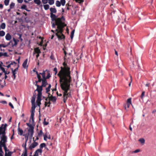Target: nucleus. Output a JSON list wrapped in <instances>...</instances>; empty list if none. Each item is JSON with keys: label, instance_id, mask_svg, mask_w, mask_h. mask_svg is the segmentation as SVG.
Masks as SVG:
<instances>
[{"label": "nucleus", "instance_id": "obj_44", "mask_svg": "<svg viewBox=\"0 0 156 156\" xmlns=\"http://www.w3.org/2000/svg\"><path fill=\"white\" fill-rule=\"evenodd\" d=\"M1 143V144L0 145H1L2 147H3L4 148L5 147H6L5 143Z\"/></svg>", "mask_w": 156, "mask_h": 156}, {"label": "nucleus", "instance_id": "obj_6", "mask_svg": "<svg viewBox=\"0 0 156 156\" xmlns=\"http://www.w3.org/2000/svg\"><path fill=\"white\" fill-rule=\"evenodd\" d=\"M7 126V124H4V126H3V129L0 132V135H1V136H6L5 130Z\"/></svg>", "mask_w": 156, "mask_h": 156}, {"label": "nucleus", "instance_id": "obj_9", "mask_svg": "<svg viewBox=\"0 0 156 156\" xmlns=\"http://www.w3.org/2000/svg\"><path fill=\"white\" fill-rule=\"evenodd\" d=\"M19 65H18V66L17 68H16L14 70H13V69H12V73L13 74V76H14L13 80H15L16 78V72H17L18 69V68Z\"/></svg>", "mask_w": 156, "mask_h": 156}, {"label": "nucleus", "instance_id": "obj_10", "mask_svg": "<svg viewBox=\"0 0 156 156\" xmlns=\"http://www.w3.org/2000/svg\"><path fill=\"white\" fill-rule=\"evenodd\" d=\"M1 143H6L7 141V137L6 136H0Z\"/></svg>", "mask_w": 156, "mask_h": 156}, {"label": "nucleus", "instance_id": "obj_11", "mask_svg": "<svg viewBox=\"0 0 156 156\" xmlns=\"http://www.w3.org/2000/svg\"><path fill=\"white\" fill-rule=\"evenodd\" d=\"M27 143L25 142L24 144H23L22 146L24 148V151L23 154V156H27V150L26 148Z\"/></svg>", "mask_w": 156, "mask_h": 156}, {"label": "nucleus", "instance_id": "obj_39", "mask_svg": "<svg viewBox=\"0 0 156 156\" xmlns=\"http://www.w3.org/2000/svg\"><path fill=\"white\" fill-rule=\"evenodd\" d=\"M32 106L31 107V111H33L35 112V109L36 108V106L35 105V104H34V105H32Z\"/></svg>", "mask_w": 156, "mask_h": 156}, {"label": "nucleus", "instance_id": "obj_30", "mask_svg": "<svg viewBox=\"0 0 156 156\" xmlns=\"http://www.w3.org/2000/svg\"><path fill=\"white\" fill-rule=\"evenodd\" d=\"M15 6V3L12 2L10 5V9H12Z\"/></svg>", "mask_w": 156, "mask_h": 156}, {"label": "nucleus", "instance_id": "obj_25", "mask_svg": "<svg viewBox=\"0 0 156 156\" xmlns=\"http://www.w3.org/2000/svg\"><path fill=\"white\" fill-rule=\"evenodd\" d=\"M34 51L35 52L37 53V54H39L40 53H41L40 50L38 48H35L34 49Z\"/></svg>", "mask_w": 156, "mask_h": 156}, {"label": "nucleus", "instance_id": "obj_3", "mask_svg": "<svg viewBox=\"0 0 156 156\" xmlns=\"http://www.w3.org/2000/svg\"><path fill=\"white\" fill-rule=\"evenodd\" d=\"M50 17L51 18V20L52 21L56 22V24L57 22H58V20L59 19L60 22L61 23L63 21H64L65 19L62 16L61 18H57V16H56L55 14H50Z\"/></svg>", "mask_w": 156, "mask_h": 156}, {"label": "nucleus", "instance_id": "obj_48", "mask_svg": "<svg viewBox=\"0 0 156 156\" xmlns=\"http://www.w3.org/2000/svg\"><path fill=\"white\" fill-rule=\"evenodd\" d=\"M51 23L52 24V27L53 28H55V25H56V22H55V23L54 22H51Z\"/></svg>", "mask_w": 156, "mask_h": 156}, {"label": "nucleus", "instance_id": "obj_43", "mask_svg": "<svg viewBox=\"0 0 156 156\" xmlns=\"http://www.w3.org/2000/svg\"><path fill=\"white\" fill-rule=\"evenodd\" d=\"M44 136V140L46 141L47 140V132L46 133L43 135Z\"/></svg>", "mask_w": 156, "mask_h": 156}, {"label": "nucleus", "instance_id": "obj_45", "mask_svg": "<svg viewBox=\"0 0 156 156\" xmlns=\"http://www.w3.org/2000/svg\"><path fill=\"white\" fill-rule=\"evenodd\" d=\"M23 136H25V138L26 139L25 142L27 143L28 140L29 135H28L27 136L26 135H23Z\"/></svg>", "mask_w": 156, "mask_h": 156}, {"label": "nucleus", "instance_id": "obj_55", "mask_svg": "<svg viewBox=\"0 0 156 156\" xmlns=\"http://www.w3.org/2000/svg\"><path fill=\"white\" fill-rule=\"evenodd\" d=\"M53 71L55 72V74H56L57 73V69L55 67Z\"/></svg>", "mask_w": 156, "mask_h": 156}, {"label": "nucleus", "instance_id": "obj_13", "mask_svg": "<svg viewBox=\"0 0 156 156\" xmlns=\"http://www.w3.org/2000/svg\"><path fill=\"white\" fill-rule=\"evenodd\" d=\"M55 34L59 40H61L62 39H64L65 38V36L63 34H58V33H56Z\"/></svg>", "mask_w": 156, "mask_h": 156}, {"label": "nucleus", "instance_id": "obj_54", "mask_svg": "<svg viewBox=\"0 0 156 156\" xmlns=\"http://www.w3.org/2000/svg\"><path fill=\"white\" fill-rule=\"evenodd\" d=\"M38 136H36V139L35 140H34V138H33V141H36L37 140H38V139H39V138H38Z\"/></svg>", "mask_w": 156, "mask_h": 156}, {"label": "nucleus", "instance_id": "obj_8", "mask_svg": "<svg viewBox=\"0 0 156 156\" xmlns=\"http://www.w3.org/2000/svg\"><path fill=\"white\" fill-rule=\"evenodd\" d=\"M38 145V143L37 142H36V141H34V142L31 144L29 147V149L30 150H31L33 148H35Z\"/></svg>", "mask_w": 156, "mask_h": 156}, {"label": "nucleus", "instance_id": "obj_1", "mask_svg": "<svg viewBox=\"0 0 156 156\" xmlns=\"http://www.w3.org/2000/svg\"><path fill=\"white\" fill-rule=\"evenodd\" d=\"M61 70L58 74L60 79V86L64 91L63 101L65 103L68 97L71 96L70 92H68L70 88V82L71 77L70 76V68L65 66L64 68L61 67Z\"/></svg>", "mask_w": 156, "mask_h": 156}, {"label": "nucleus", "instance_id": "obj_19", "mask_svg": "<svg viewBox=\"0 0 156 156\" xmlns=\"http://www.w3.org/2000/svg\"><path fill=\"white\" fill-rule=\"evenodd\" d=\"M5 37L7 41L10 40L12 38L11 36L9 33H7L6 34Z\"/></svg>", "mask_w": 156, "mask_h": 156}, {"label": "nucleus", "instance_id": "obj_59", "mask_svg": "<svg viewBox=\"0 0 156 156\" xmlns=\"http://www.w3.org/2000/svg\"><path fill=\"white\" fill-rule=\"evenodd\" d=\"M0 153H3L2 148V146H1V145H0Z\"/></svg>", "mask_w": 156, "mask_h": 156}, {"label": "nucleus", "instance_id": "obj_63", "mask_svg": "<svg viewBox=\"0 0 156 156\" xmlns=\"http://www.w3.org/2000/svg\"><path fill=\"white\" fill-rule=\"evenodd\" d=\"M4 148L5 153H6L7 151H8L9 150L7 149V147H5Z\"/></svg>", "mask_w": 156, "mask_h": 156}, {"label": "nucleus", "instance_id": "obj_58", "mask_svg": "<svg viewBox=\"0 0 156 156\" xmlns=\"http://www.w3.org/2000/svg\"><path fill=\"white\" fill-rule=\"evenodd\" d=\"M45 119H44V121L43 122L44 125H47L48 124V122L45 121Z\"/></svg>", "mask_w": 156, "mask_h": 156}, {"label": "nucleus", "instance_id": "obj_17", "mask_svg": "<svg viewBox=\"0 0 156 156\" xmlns=\"http://www.w3.org/2000/svg\"><path fill=\"white\" fill-rule=\"evenodd\" d=\"M36 98V96L35 95V94H34L32 97L31 100V103L32 105H34L35 104V98Z\"/></svg>", "mask_w": 156, "mask_h": 156}, {"label": "nucleus", "instance_id": "obj_26", "mask_svg": "<svg viewBox=\"0 0 156 156\" xmlns=\"http://www.w3.org/2000/svg\"><path fill=\"white\" fill-rule=\"evenodd\" d=\"M0 28L3 29H4L5 28L6 25L5 23H2L0 25Z\"/></svg>", "mask_w": 156, "mask_h": 156}, {"label": "nucleus", "instance_id": "obj_49", "mask_svg": "<svg viewBox=\"0 0 156 156\" xmlns=\"http://www.w3.org/2000/svg\"><path fill=\"white\" fill-rule=\"evenodd\" d=\"M13 40L14 41V45H12V46H15L17 44V42L16 41V40L15 39V38H13Z\"/></svg>", "mask_w": 156, "mask_h": 156}, {"label": "nucleus", "instance_id": "obj_47", "mask_svg": "<svg viewBox=\"0 0 156 156\" xmlns=\"http://www.w3.org/2000/svg\"><path fill=\"white\" fill-rule=\"evenodd\" d=\"M26 124L29 127V128H31L34 127L32 124L30 123H27Z\"/></svg>", "mask_w": 156, "mask_h": 156}, {"label": "nucleus", "instance_id": "obj_60", "mask_svg": "<svg viewBox=\"0 0 156 156\" xmlns=\"http://www.w3.org/2000/svg\"><path fill=\"white\" fill-rule=\"evenodd\" d=\"M1 103H2L3 104H7V102L5 101H2L0 102Z\"/></svg>", "mask_w": 156, "mask_h": 156}, {"label": "nucleus", "instance_id": "obj_2", "mask_svg": "<svg viewBox=\"0 0 156 156\" xmlns=\"http://www.w3.org/2000/svg\"><path fill=\"white\" fill-rule=\"evenodd\" d=\"M58 22L56 23V25L57 26V29L55 30V31L57 32V33H58V34L59 33H60V34H62V28L66 26V25L64 23V21L60 23L59 19L58 20Z\"/></svg>", "mask_w": 156, "mask_h": 156}, {"label": "nucleus", "instance_id": "obj_12", "mask_svg": "<svg viewBox=\"0 0 156 156\" xmlns=\"http://www.w3.org/2000/svg\"><path fill=\"white\" fill-rule=\"evenodd\" d=\"M34 113L35 112L33 111H31V116L30 117V119H31L32 122V123L33 124L34 123Z\"/></svg>", "mask_w": 156, "mask_h": 156}, {"label": "nucleus", "instance_id": "obj_14", "mask_svg": "<svg viewBox=\"0 0 156 156\" xmlns=\"http://www.w3.org/2000/svg\"><path fill=\"white\" fill-rule=\"evenodd\" d=\"M56 97L55 96H53L52 95L51 96H49V100L53 102L56 101Z\"/></svg>", "mask_w": 156, "mask_h": 156}, {"label": "nucleus", "instance_id": "obj_56", "mask_svg": "<svg viewBox=\"0 0 156 156\" xmlns=\"http://www.w3.org/2000/svg\"><path fill=\"white\" fill-rule=\"evenodd\" d=\"M9 105L13 109L14 108V107L13 106V105L10 102L9 103Z\"/></svg>", "mask_w": 156, "mask_h": 156}, {"label": "nucleus", "instance_id": "obj_5", "mask_svg": "<svg viewBox=\"0 0 156 156\" xmlns=\"http://www.w3.org/2000/svg\"><path fill=\"white\" fill-rule=\"evenodd\" d=\"M34 127L31 128H29L28 129V135L30 136V138L31 139L33 136L34 133Z\"/></svg>", "mask_w": 156, "mask_h": 156}, {"label": "nucleus", "instance_id": "obj_33", "mask_svg": "<svg viewBox=\"0 0 156 156\" xmlns=\"http://www.w3.org/2000/svg\"><path fill=\"white\" fill-rule=\"evenodd\" d=\"M60 2L62 6H63L65 5L66 3L65 0H61Z\"/></svg>", "mask_w": 156, "mask_h": 156}, {"label": "nucleus", "instance_id": "obj_15", "mask_svg": "<svg viewBox=\"0 0 156 156\" xmlns=\"http://www.w3.org/2000/svg\"><path fill=\"white\" fill-rule=\"evenodd\" d=\"M41 98V96H40L39 98H38V96H37V99L36 101L37 104V105L39 107L40 106V105L41 104V101L42 100Z\"/></svg>", "mask_w": 156, "mask_h": 156}, {"label": "nucleus", "instance_id": "obj_42", "mask_svg": "<svg viewBox=\"0 0 156 156\" xmlns=\"http://www.w3.org/2000/svg\"><path fill=\"white\" fill-rule=\"evenodd\" d=\"M8 46V45H5L3 44H0V48H1L2 47H3V48H5L7 47Z\"/></svg>", "mask_w": 156, "mask_h": 156}, {"label": "nucleus", "instance_id": "obj_29", "mask_svg": "<svg viewBox=\"0 0 156 156\" xmlns=\"http://www.w3.org/2000/svg\"><path fill=\"white\" fill-rule=\"evenodd\" d=\"M44 7L45 10H47L49 9V6L48 4L45 5H44Z\"/></svg>", "mask_w": 156, "mask_h": 156}, {"label": "nucleus", "instance_id": "obj_23", "mask_svg": "<svg viewBox=\"0 0 156 156\" xmlns=\"http://www.w3.org/2000/svg\"><path fill=\"white\" fill-rule=\"evenodd\" d=\"M139 141L141 144L142 145L144 144L145 143V140L144 138H141L138 140Z\"/></svg>", "mask_w": 156, "mask_h": 156}, {"label": "nucleus", "instance_id": "obj_22", "mask_svg": "<svg viewBox=\"0 0 156 156\" xmlns=\"http://www.w3.org/2000/svg\"><path fill=\"white\" fill-rule=\"evenodd\" d=\"M18 132L19 134L20 135H23V131L21 129H20L19 127L18 128Z\"/></svg>", "mask_w": 156, "mask_h": 156}, {"label": "nucleus", "instance_id": "obj_51", "mask_svg": "<svg viewBox=\"0 0 156 156\" xmlns=\"http://www.w3.org/2000/svg\"><path fill=\"white\" fill-rule=\"evenodd\" d=\"M49 71L48 72V74L47 75L46 77V79H49L51 77V76L50 75V73H49Z\"/></svg>", "mask_w": 156, "mask_h": 156}, {"label": "nucleus", "instance_id": "obj_52", "mask_svg": "<svg viewBox=\"0 0 156 156\" xmlns=\"http://www.w3.org/2000/svg\"><path fill=\"white\" fill-rule=\"evenodd\" d=\"M62 49H63V50L64 51V54H65L64 58H65L66 57V56H67L66 55L67 54V53L66 51L65 50L64 48H63Z\"/></svg>", "mask_w": 156, "mask_h": 156}, {"label": "nucleus", "instance_id": "obj_64", "mask_svg": "<svg viewBox=\"0 0 156 156\" xmlns=\"http://www.w3.org/2000/svg\"><path fill=\"white\" fill-rule=\"evenodd\" d=\"M17 2L19 3H22L23 2V0H17Z\"/></svg>", "mask_w": 156, "mask_h": 156}, {"label": "nucleus", "instance_id": "obj_40", "mask_svg": "<svg viewBox=\"0 0 156 156\" xmlns=\"http://www.w3.org/2000/svg\"><path fill=\"white\" fill-rule=\"evenodd\" d=\"M1 69L3 72L4 73L5 75H6L7 72L5 71V68L3 67H1Z\"/></svg>", "mask_w": 156, "mask_h": 156}, {"label": "nucleus", "instance_id": "obj_7", "mask_svg": "<svg viewBox=\"0 0 156 156\" xmlns=\"http://www.w3.org/2000/svg\"><path fill=\"white\" fill-rule=\"evenodd\" d=\"M130 105H132L131 98H130L127 99L126 104L124 105L125 109L126 110V106L127 108H128Z\"/></svg>", "mask_w": 156, "mask_h": 156}, {"label": "nucleus", "instance_id": "obj_41", "mask_svg": "<svg viewBox=\"0 0 156 156\" xmlns=\"http://www.w3.org/2000/svg\"><path fill=\"white\" fill-rule=\"evenodd\" d=\"M21 9H24L26 10L27 9V6L25 5H23L21 6Z\"/></svg>", "mask_w": 156, "mask_h": 156}, {"label": "nucleus", "instance_id": "obj_21", "mask_svg": "<svg viewBox=\"0 0 156 156\" xmlns=\"http://www.w3.org/2000/svg\"><path fill=\"white\" fill-rule=\"evenodd\" d=\"M48 84V83L46 80H42V84L41 86L42 87H45Z\"/></svg>", "mask_w": 156, "mask_h": 156}, {"label": "nucleus", "instance_id": "obj_62", "mask_svg": "<svg viewBox=\"0 0 156 156\" xmlns=\"http://www.w3.org/2000/svg\"><path fill=\"white\" fill-rule=\"evenodd\" d=\"M50 58L52 60L54 59V56L52 54L50 56Z\"/></svg>", "mask_w": 156, "mask_h": 156}, {"label": "nucleus", "instance_id": "obj_27", "mask_svg": "<svg viewBox=\"0 0 156 156\" xmlns=\"http://www.w3.org/2000/svg\"><path fill=\"white\" fill-rule=\"evenodd\" d=\"M45 146H46V144L45 143H42L40 144V149L42 150L41 149V148H42L43 147H45ZM41 150L42 151V150Z\"/></svg>", "mask_w": 156, "mask_h": 156}, {"label": "nucleus", "instance_id": "obj_32", "mask_svg": "<svg viewBox=\"0 0 156 156\" xmlns=\"http://www.w3.org/2000/svg\"><path fill=\"white\" fill-rule=\"evenodd\" d=\"M34 2L38 5H39L41 3V2L40 0H34Z\"/></svg>", "mask_w": 156, "mask_h": 156}, {"label": "nucleus", "instance_id": "obj_46", "mask_svg": "<svg viewBox=\"0 0 156 156\" xmlns=\"http://www.w3.org/2000/svg\"><path fill=\"white\" fill-rule=\"evenodd\" d=\"M145 91H144L142 92L141 95V98L142 99H143V97L145 95Z\"/></svg>", "mask_w": 156, "mask_h": 156}, {"label": "nucleus", "instance_id": "obj_4", "mask_svg": "<svg viewBox=\"0 0 156 156\" xmlns=\"http://www.w3.org/2000/svg\"><path fill=\"white\" fill-rule=\"evenodd\" d=\"M35 85L37 87V88L35 91H37L38 92L37 94V96H38V98H39L40 96H42V87L41 86H39L37 84H36Z\"/></svg>", "mask_w": 156, "mask_h": 156}, {"label": "nucleus", "instance_id": "obj_36", "mask_svg": "<svg viewBox=\"0 0 156 156\" xmlns=\"http://www.w3.org/2000/svg\"><path fill=\"white\" fill-rule=\"evenodd\" d=\"M9 2V0H5L4 2L6 6L8 5Z\"/></svg>", "mask_w": 156, "mask_h": 156}, {"label": "nucleus", "instance_id": "obj_16", "mask_svg": "<svg viewBox=\"0 0 156 156\" xmlns=\"http://www.w3.org/2000/svg\"><path fill=\"white\" fill-rule=\"evenodd\" d=\"M50 14H53V13H56L57 12L56 9L55 8H51L50 9Z\"/></svg>", "mask_w": 156, "mask_h": 156}, {"label": "nucleus", "instance_id": "obj_35", "mask_svg": "<svg viewBox=\"0 0 156 156\" xmlns=\"http://www.w3.org/2000/svg\"><path fill=\"white\" fill-rule=\"evenodd\" d=\"M5 32L3 31H0V36L2 37L5 35Z\"/></svg>", "mask_w": 156, "mask_h": 156}, {"label": "nucleus", "instance_id": "obj_38", "mask_svg": "<svg viewBox=\"0 0 156 156\" xmlns=\"http://www.w3.org/2000/svg\"><path fill=\"white\" fill-rule=\"evenodd\" d=\"M43 133L42 130H40L38 133V136H41L43 135Z\"/></svg>", "mask_w": 156, "mask_h": 156}, {"label": "nucleus", "instance_id": "obj_57", "mask_svg": "<svg viewBox=\"0 0 156 156\" xmlns=\"http://www.w3.org/2000/svg\"><path fill=\"white\" fill-rule=\"evenodd\" d=\"M3 56H4L5 57H8V55H7V53L6 52H5L4 53H3Z\"/></svg>", "mask_w": 156, "mask_h": 156}, {"label": "nucleus", "instance_id": "obj_24", "mask_svg": "<svg viewBox=\"0 0 156 156\" xmlns=\"http://www.w3.org/2000/svg\"><path fill=\"white\" fill-rule=\"evenodd\" d=\"M51 86L50 84L49 85V86L48 87L46 88V93H48V92L50 91V89L51 88Z\"/></svg>", "mask_w": 156, "mask_h": 156}, {"label": "nucleus", "instance_id": "obj_50", "mask_svg": "<svg viewBox=\"0 0 156 156\" xmlns=\"http://www.w3.org/2000/svg\"><path fill=\"white\" fill-rule=\"evenodd\" d=\"M42 2L44 4H46L48 3V0H42Z\"/></svg>", "mask_w": 156, "mask_h": 156}, {"label": "nucleus", "instance_id": "obj_20", "mask_svg": "<svg viewBox=\"0 0 156 156\" xmlns=\"http://www.w3.org/2000/svg\"><path fill=\"white\" fill-rule=\"evenodd\" d=\"M46 71H47L48 72H49L48 70L46 69L45 71H43V73H42V75L43 77L42 80H45L46 79V76H45V72Z\"/></svg>", "mask_w": 156, "mask_h": 156}, {"label": "nucleus", "instance_id": "obj_61", "mask_svg": "<svg viewBox=\"0 0 156 156\" xmlns=\"http://www.w3.org/2000/svg\"><path fill=\"white\" fill-rule=\"evenodd\" d=\"M140 151V150L139 149H137L133 151L134 153H137Z\"/></svg>", "mask_w": 156, "mask_h": 156}, {"label": "nucleus", "instance_id": "obj_53", "mask_svg": "<svg viewBox=\"0 0 156 156\" xmlns=\"http://www.w3.org/2000/svg\"><path fill=\"white\" fill-rule=\"evenodd\" d=\"M18 35L19 36V39L21 41H22L23 40V39L21 38L22 34H18Z\"/></svg>", "mask_w": 156, "mask_h": 156}, {"label": "nucleus", "instance_id": "obj_37", "mask_svg": "<svg viewBox=\"0 0 156 156\" xmlns=\"http://www.w3.org/2000/svg\"><path fill=\"white\" fill-rule=\"evenodd\" d=\"M48 3L50 5H52L54 3V0H48Z\"/></svg>", "mask_w": 156, "mask_h": 156}, {"label": "nucleus", "instance_id": "obj_34", "mask_svg": "<svg viewBox=\"0 0 156 156\" xmlns=\"http://www.w3.org/2000/svg\"><path fill=\"white\" fill-rule=\"evenodd\" d=\"M74 31H75V30H73L71 32V35H70V38L71 39H72L73 38L74 34Z\"/></svg>", "mask_w": 156, "mask_h": 156}, {"label": "nucleus", "instance_id": "obj_18", "mask_svg": "<svg viewBox=\"0 0 156 156\" xmlns=\"http://www.w3.org/2000/svg\"><path fill=\"white\" fill-rule=\"evenodd\" d=\"M27 59H26L23 62V64L22 66L23 68L26 69V68H27L28 66H27Z\"/></svg>", "mask_w": 156, "mask_h": 156}, {"label": "nucleus", "instance_id": "obj_31", "mask_svg": "<svg viewBox=\"0 0 156 156\" xmlns=\"http://www.w3.org/2000/svg\"><path fill=\"white\" fill-rule=\"evenodd\" d=\"M12 152L11 151H9L8 153H5V155H6V156H11L12 154Z\"/></svg>", "mask_w": 156, "mask_h": 156}, {"label": "nucleus", "instance_id": "obj_28", "mask_svg": "<svg viewBox=\"0 0 156 156\" xmlns=\"http://www.w3.org/2000/svg\"><path fill=\"white\" fill-rule=\"evenodd\" d=\"M56 5L57 7H60L61 5V4L60 3V2H59L58 1H57L56 2Z\"/></svg>", "mask_w": 156, "mask_h": 156}]
</instances>
